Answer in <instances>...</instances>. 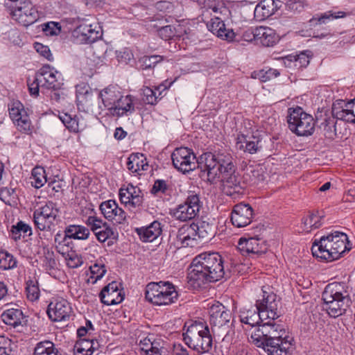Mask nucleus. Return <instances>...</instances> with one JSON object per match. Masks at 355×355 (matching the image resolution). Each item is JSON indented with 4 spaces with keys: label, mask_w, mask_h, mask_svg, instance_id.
Returning a JSON list of instances; mask_svg holds the SVG:
<instances>
[{
    "label": "nucleus",
    "mask_w": 355,
    "mask_h": 355,
    "mask_svg": "<svg viewBox=\"0 0 355 355\" xmlns=\"http://www.w3.org/2000/svg\"><path fill=\"white\" fill-rule=\"evenodd\" d=\"M148 164L146 158L143 154L132 153L127 162V168L132 173L141 175V172L148 170Z\"/></svg>",
    "instance_id": "ea45409f"
},
{
    "label": "nucleus",
    "mask_w": 355,
    "mask_h": 355,
    "mask_svg": "<svg viewBox=\"0 0 355 355\" xmlns=\"http://www.w3.org/2000/svg\"><path fill=\"white\" fill-rule=\"evenodd\" d=\"M237 248L243 255L248 256L263 254L267 250L264 241H260L257 237L240 238Z\"/></svg>",
    "instance_id": "393cba45"
},
{
    "label": "nucleus",
    "mask_w": 355,
    "mask_h": 355,
    "mask_svg": "<svg viewBox=\"0 0 355 355\" xmlns=\"http://www.w3.org/2000/svg\"><path fill=\"white\" fill-rule=\"evenodd\" d=\"M321 128L323 129L326 138L334 139L336 136V118L332 116H326L321 123Z\"/></svg>",
    "instance_id": "09e8293b"
},
{
    "label": "nucleus",
    "mask_w": 355,
    "mask_h": 355,
    "mask_svg": "<svg viewBox=\"0 0 355 355\" xmlns=\"http://www.w3.org/2000/svg\"><path fill=\"white\" fill-rule=\"evenodd\" d=\"M249 40H254L263 46H273L278 42V36L275 31L267 26H259L254 28Z\"/></svg>",
    "instance_id": "cd10ccee"
},
{
    "label": "nucleus",
    "mask_w": 355,
    "mask_h": 355,
    "mask_svg": "<svg viewBox=\"0 0 355 355\" xmlns=\"http://www.w3.org/2000/svg\"><path fill=\"white\" fill-rule=\"evenodd\" d=\"M209 323L212 327H225L230 325L232 311L219 302H214L209 307Z\"/></svg>",
    "instance_id": "f3484780"
},
{
    "label": "nucleus",
    "mask_w": 355,
    "mask_h": 355,
    "mask_svg": "<svg viewBox=\"0 0 355 355\" xmlns=\"http://www.w3.org/2000/svg\"><path fill=\"white\" fill-rule=\"evenodd\" d=\"M352 249L347 235L342 232L332 231L315 239L311 251L314 257L327 262L340 259Z\"/></svg>",
    "instance_id": "39448f33"
},
{
    "label": "nucleus",
    "mask_w": 355,
    "mask_h": 355,
    "mask_svg": "<svg viewBox=\"0 0 355 355\" xmlns=\"http://www.w3.org/2000/svg\"><path fill=\"white\" fill-rule=\"evenodd\" d=\"M146 299L157 306L169 305L175 303L178 293L175 286L169 282H150L145 290Z\"/></svg>",
    "instance_id": "1a4fd4ad"
},
{
    "label": "nucleus",
    "mask_w": 355,
    "mask_h": 355,
    "mask_svg": "<svg viewBox=\"0 0 355 355\" xmlns=\"http://www.w3.org/2000/svg\"><path fill=\"white\" fill-rule=\"evenodd\" d=\"M121 92L117 85H109L98 92L99 114L107 110L110 114L113 106L120 100Z\"/></svg>",
    "instance_id": "412c9836"
},
{
    "label": "nucleus",
    "mask_w": 355,
    "mask_h": 355,
    "mask_svg": "<svg viewBox=\"0 0 355 355\" xmlns=\"http://www.w3.org/2000/svg\"><path fill=\"white\" fill-rule=\"evenodd\" d=\"M322 216L319 215L318 211L309 212V214L302 218L304 230L306 232H311L313 229L319 228L322 223Z\"/></svg>",
    "instance_id": "de8ad7c7"
},
{
    "label": "nucleus",
    "mask_w": 355,
    "mask_h": 355,
    "mask_svg": "<svg viewBox=\"0 0 355 355\" xmlns=\"http://www.w3.org/2000/svg\"><path fill=\"white\" fill-rule=\"evenodd\" d=\"M207 27L209 31L222 40L230 42L235 37L233 30L227 29L224 21L219 17L211 18L207 24Z\"/></svg>",
    "instance_id": "7c9ffc66"
},
{
    "label": "nucleus",
    "mask_w": 355,
    "mask_h": 355,
    "mask_svg": "<svg viewBox=\"0 0 355 355\" xmlns=\"http://www.w3.org/2000/svg\"><path fill=\"white\" fill-rule=\"evenodd\" d=\"M99 209L103 216L110 221L123 224L126 220V213L120 208L114 200H108L101 203Z\"/></svg>",
    "instance_id": "b1692460"
},
{
    "label": "nucleus",
    "mask_w": 355,
    "mask_h": 355,
    "mask_svg": "<svg viewBox=\"0 0 355 355\" xmlns=\"http://www.w3.org/2000/svg\"><path fill=\"white\" fill-rule=\"evenodd\" d=\"M1 320L6 324L17 327L22 324L24 320V315L19 309H8L3 311L1 315Z\"/></svg>",
    "instance_id": "a19ab883"
},
{
    "label": "nucleus",
    "mask_w": 355,
    "mask_h": 355,
    "mask_svg": "<svg viewBox=\"0 0 355 355\" xmlns=\"http://www.w3.org/2000/svg\"><path fill=\"white\" fill-rule=\"evenodd\" d=\"M163 60V57L159 55H144L138 60V64L141 69H153L157 64Z\"/></svg>",
    "instance_id": "864d4df0"
},
{
    "label": "nucleus",
    "mask_w": 355,
    "mask_h": 355,
    "mask_svg": "<svg viewBox=\"0 0 355 355\" xmlns=\"http://www.w3.org/2000/svg\"><path fill=\"white\" fill-rule=\"evenodd\" d=\"M197 162L201 170V176H206L209 182H214L216 178L222 179L236 171L232 157L229 153H205Z\"/></svg>",
    "instance_id": "0eeeda50"
},
{
    "label": "nucleus",
    "mask_w": 355,
    "mask_h": 355,
    "mask_svg": "<svg viewBox=\"0 0 355 355\" xmlns=\"http://www.w3.org/2000/svg\"><path fill=\"white\" fill-rule=\"evenodd\" d=\"M73 311L70 303L64 298H57L48 306L47 314L54 322L66 321L69 319Z\"/></svg>",
    "instance_id": "aec40b11"
},
{
    "label": "nucleus",
    "mask_w": 355,
    "mask_h": 355,
    "mask_svg": "<svg viewBox=\"0 0 355 355\" xmlns=\"http://www.w3.org/2000/svg\"><path fill=\"white\" fill-rule=\"evenodd\" d=\"M90 338L79 339L73 347L74 355H91Z\"/></svg>",
    "instance_id": "4d7b16f0"
},
{
    "label": "nucleus",
    "mask_w": 355,
    "mask_h": 355,
    "mask_svg": "<svg viewBox=\"0 0 355 355\" xmlns=\"http://www.w3.org/2000/svg\"><path fill=\"white\" fill-rule=\"evenodd\" d=\"M90 276L88 282L94 284L100 280L106 273V269L104 263L96 262L89 267Z\"/></svg>",
    "instance_id": "5fc2aeb1"
},
{
    "label": "nucleus",
    "mask_w": 355,
    "mask_h": 355,
    "mask_svg": "<svg viewBox=\"0 0 355 355\" xmlns=\"http://www.w3.org/2000/svg\"><path fill=\"white\" fill-rule=\"evenodd\" d=\"M251 342L264 349L268 355H287L293 338L284 324L268 321L252 332Z\"/></svg>",
    "instance_id": "20e7f679"
},
{
    "label": "nucleus",
    "mask_w": 355,
    "mask_h": 355,
    "mask_svg": "<svg viewBox=\"0 0 355 355\" xmlns=\"http://www.w3.org/2000/svg\"><path fill=\"white\" fill-rule=\"evenodd\" d=\"M225 274L222 256L216 252H205L192 261L187 276L188 283L193 289L220 280Z\"/></svg>",
    "instance_id": "7ed1b4c3"
},
{
    "label": "nucleus",
    "mask_w": 355,
    "mask_h": 355,
    "mask_svg": "<svg viewBox=\"0 0 355 355\" xmlns=\"http://www.w3.org/2000/svg\"><path fill=\"white\" fill-rule=\"evenodd\" d=\"M12 341L7 337L0 336V355H10L12 351Z\"/></svg>",
    "instance_id": "774afa93"
},
{
    "label": "nucleus",
    "mask_w": 355,
    "mask_h": 355,
    "mask_svg": "<svg viewBox=\"0 0 355 355\" xmlns=\"http://www.w3.org/2000/svg\"><path fill=\"white\" fill-rule=\"evenodd\" d=\"M33 218L35 227L42 232H49L55 226V221L58 217H50V215L35 209L33 214Z\"/></svg>",
    "instance_id": "c9c22d12"
},
{
    "label": "nucleus",
    "mask_w": 355,
    "mask_h": 355,
    "mask_svg": "<svg viewBox=\"0 0 355 355\" xmlns=\"http://www.w3.org/2000/svg\"><path fill=\"white\" fill-rule=\"evenodd\" d=\"M59 118L64 126L71 132H78L85 128L84 119L76 115L68 113H61Z\"/></svg>",
    "instance_id": "79ce46f5"
},
{
    "label": "nucleus",
    "mask_w": 355,
    "mask_h": 355,
    "mask_svg": "<svg viewBox=\"0 0 355 355\" xmlns=\"http://www.w3.org/2000/svg\"><path fill=\"white\" fill-rule=\"evenodd\" d=\"M10 117L17 125V129L22 132L28 133L31 130V122L24 110V105L19 102H14L9 108Z\"/></svg>",
    "instance_id": "4be33fe9"
},
{
    "label": "nucleus",
    "mask_w": 355,
    "mask_h": 355,
    "mask_svg": "<svg viewBox=\"0 0 355 355\" xmlns=\"http://www.w3.org/2000/svg\"><path fill=\"white\" fill-rule=\"evenodd\" d=\"M135 112L132 97L130 95L123 96L121 94L120 100L113 106L110 115L121 117L129 115Z\"/></svg>",
    "instance_id": "72a5a7b5"
},
{
    "label": "nucleus",
    "mask_w": 355,
    "mask_h": 355,
    "mask_svg": "<svg viewBox=\"0 0 355 355\" xmlns=\"http://www.w3.org/2000/svg\"><path fill=\"white\" fill-rule=\"evenodd\" d=\"M99 297L103 304L111 306L120 304L124 299V294L119 289V284L112 282L101 290Z\"/></svg>",
    "instance_id": "a878e982"
},
{
    "label": "nucleus",
    "mask_w": 355,
    "mask_h": 355,
    "mask_svg": "<svg viewBox=\"0 0 355 355\" xmlns=\"http://www.w3.org/2000/svg\"><path fill=\"white\" fill-rule=\"evenodd\" d=\"M176 244L179 248L194 247L198 244L196 230L192 224H184L181 226L176 234Z\"/></svg>",
    "instance_id": "c85d7f7f"
},
{
    "label": "nucleus",
    "mask_w": 355,
    "mask_h": 355,
    "mask_svg": "<svg viewBox=\"0 0 355 355\" xmlns=\"http://www.w3.org/2000/svg\"><path fill=\"white\" fill-rule=\"evenodd\" d=\"M36 210L40 211L42 212H44L46 214H49L50 217H58L59 218V212L60 209L58 207L56 203L53 201H48L45 203V205H42L41 207L35 209Z\"/></svg>",
    "instance_id": "052dcab7"
},
{
    "label": "nucleus",
    "mask_w": 355,
    "mask_h": 355,
    "mask_svg": "<svg viewBox=\"0 0 355 355\" xmlns=\"http://www.w3.org/2000/svg\"><path fill=\"white\" fill-rule=\"evenodd\" d=\"M119 196L121 204L131 212L137 213L141 210L144 196L139 188L128 184L125 188L119 189Z\"/></svg>",
    "instance_id": "ddd939ff"
},
{
    "label": "nucleus",
    "mask_w": 355,
    "mask_h": 355,
    "mask_svg": "<svg viewBox=\"0 0 355 355\" xmlns=\"http://www.w3.org/2000/svg\"><path fill=\"white\" fill-rule=\"evenodd\" d=\"M64 235L71 239L86 240L90 235L89 230L80 225H69L64 230Z\"/></svg>",
    "instance_id": "a18cd8bd"
},
{
    "label": "nucleus",
    "mask_w": 355,
    "mask_h": 355,
    "mask_svg": "<svg viewBox=\"0 0 355 355\" xmlns=\"http://www.w3.org/2000/svg\"><path fill=\"white\" fill-rule=\"evenodd\" d=\"M279 300L273 292L263 290L262 298L256 301L255 306L265 320L275 322L279 315L277 313Z\"/></svg>",
    "instance_id": "4468645a"
},
{
    "label": "nucleus",
    "mask_w": 355,
    "mask_h": 355,
    "mask_svg": "<svg viewBox=\"0 0 355 355\" xmlns=\"http://www.w3.org/2000/svg\"><path fill=\"white\" fill-rule=\"evenodd\" d=\"M31 185L36 189H40L47 182L46 174L44 168L42 166L33 168L31 172Z\"/></svg>",
    "instance_id": "8fccbe9b"
},
{
    "label": "nucleus",
    "mask_w": 355,
    "mask_h": 355,
    "mask_svg": "<svg viewBox=\"0 0 355 355\" xmlns=\"http://www.w3.org/2000/svg\"><path fill=\"white\" fill-rule=\"evenodd\" d=\"M345 16V13L344 12H333V11H327L325 12L318 17V22L320 24H326L328 21L334 19H338L342 18Z\"/></svg>",
    "instance_id": "338daca9"
},
{
    "label": "nucleus",
    "mask_w": 355,
    "mask_h": 355,
    "mask_svg": "<svg viewBox=\"0 0 355 355\" xmlns=\"http://www.w3.org/2000/svg\"><path fill=\"white\" fill-rule=\"evenodd\" d=\"M31 234L32 230L30 225L20 220L11 227L9 236L12 239L17 241L21 239L22 235L24 237Z\"/></svg>",
    "instance_id": "49530a36"
},
{
    "label": "nucleus",
    "mask_w": 355,
    "mask_h": 355,
    "mask_svg": "<svg viewBox=\"0 0 355 355\" xmlns=\"http://www.w3.org/2000/svg\"><path fill=\"white\" fill-rule=\"evenodd\" d=\"M17 259L6 250L0 251V268L3 270H12L17 266Z\"/></svg>",
    "instance_id": "3c124183"
},
{
    "label": "nucleus",
    "mask_w": 355,
    "mask_h": 355,
    "mask_svg": "<svg viewBox=\"0 0 355 355\" xmlns=\"http://www.w3.org/2000/svg\"><path fill=\"white\" fill-rule=\"evenodd\" d=\"M55 243L57 252L64 257L73 252L71 239L60 232L55 235Z\"/></svg>",
    "instance_id": "c03bdc74"
},
{
    "label": "nucleus",
    "mask_w": 355,
    "mask_h": 355,
    "mask_svg": "<svg viewBox=\"0 0 355 355\" xmlns=\"http://www.w3.org/2000/svg\"><path fill=\"white\" fill-rule=\"evenodd\" d=\"M174 192L173 185L168 180L157 179L155 180L150 193L154 196L169 200Z\"/></svg>",
    "instance_id": "e433bc0d"
},
{
    "label": "nucleus",
    "mask_w": 355,
    "mask_h": 355,
    "mask_svg": "<svg viewBox=\"0 0 355 355\" xmlns=\"http://www.w3.org/2000/svg\"><path fill=\"white\" fill-rule=\"evenodd\" d=\"M183 330V340L190 349L199 354L212 350L213 336L205 321L191 320L184 324Z\"/></svg>",
    "instance_id": "6e6552de"
},
{
    "label": "nucleus",
    "mask_w": 355,
    "mask_h": 355,
    "mask_svg": "<svg viewBox=\"0 0 355 355\" xmlns=\"http://www.w3.org/2000/svg\"><path fill=\"white\" fill-rule=\"evenodd\" d=\"M162 232L161 223L155 220L146 227L137 230L140 239L143 242H152L155 240Z\"/></svg>",
    "instance_id": "58836bf2"
},
{
    "label": "nucleus",
    "mask_w": 355,
    "mask_h": 355,
    "mask_svg": "<svg viewBox=\"0 0 355 355\" xmlns=\"http://www.w3.org/2000/svg\"><path fill=\"white\" fill-rule=\"evenodd\" d=\"M92 17H77V21L79 25L73 30L72 35L74 40L80 44H92L95 42L101 37L100 27L94 24Z\"/></svg>",
    "instance_id": "f8f14e48"
},
{
    "label": "nucleus",
    "mask_w": 355,
    "mask_h": 355,
    "mask_svg": "<svg viewBox=\"0 0 355 355\" xmlns=\"http://www.w3.org/2000/svg\"><path fill=\"white\" fill-rule=\"evenodd\" d=\"M351 288L345 282H332L326 286L322 293L323 309L333 318L345 313L350 306Z\"/></svg>",
    "instance_id": "423d86ee"
},
{
    "label": "nucleus",
    "mask_w": 355,
    "mask_h": 355,
    "mask_svg": "<svg viewBox=\"0 0 355 355\" xmlns=\"http://www.w3.org/2000/svg\"><path fill=\"white\" fill-rule=\"evenodd\" d=\"M202 207L200 191H188L184 202L173 209V216L180 221L190 220L198 215Z\"/></svg>",
    "instance_id": "9b49d317"
},
{
    "label": "nucleus",
    "mask_w": 355,
    "mask_h": 355,
    "mask_svg": "<svg viewBox=\"0 0 355 355\" xmlns=\"http://www.w3.org/2000/svg\"><path fill=\"white\" fill-rule=\"evenodd\" d=\"M287 123L290 130L299 137H309L315 131V121L313 116L299 106L288 110Z\"/></svg>",
    "instance_id": "9d476101"
},
{
    "label": "nucleus",
    "mask_w": 355,
    "mask_h": 355,
    "mask_svg": "<svg viewBox=\"0 0 355 355\" xmlns=\"http://www.w3.org/2000/svg\"><path fill=\"white\" fill-rule=\"evenodd\" d=\"M331 113L337 120L355 124V98L336 100L332 105Z\"/></svg>",
    "instance_id": "6ab92c4d"
},
{
    "label": "nucleus",
    "mask_w": 355,
    "mask_h": 355,
    "mask_svg": "<svg viewBox=\"0 0 355 355\" xmlns=\"http://www.w3.org/2000/svg\"><path fill=\"white\" fill-rule=\"evenodd\" d=\"M225 274L222 256L216 252H205L192 261L187 276L188 283L193 289L220 280Z\"/></svg>",
    "instance_id": "f03ea898"
},
{
    "label": "nucleus",
    "mask_w": 355,
    "mask_h": 355,
    "mask_svg": "<svg viewBox=\"0 0 355 355\" xmlns=\"http://www.w3.org/2000/svg\"><path fill=\"white\" fill-rule=\"evenodd\" d=\"M33 355H65V353L58 345L45 339L35 343Z\"/></svg>",
    "instance_id": "473e14b6"
},
{
    "label": "nucleus",
    "mask_w": 355,
    "mask_h": 355,
    "mask_svg": "<svg viewBox=\"0 0 355 355\" xmlns=\"http://www.w3.org/2000/svg\"><path fill=\"white\" fill-rule=\"evenodd\" d=\"M185 33V28L181 24L167 25L158 30L159 37L164 40H170L174 37H181Z\"/></svg>",
    "instance_id": "37998d69"
},
{
    "label": "nucleus",
    "mask_w": 355,
    "mask_h": 355,
    "mask_svg": "<svg viewBox=\"0 0 355 355\" xmlns=\"http://www.w3.org/2000/svg\"><path fill=\"white\" fill-rule=\"evenodd\" d=\"M221 180L225 182L228 187L234 189L235 191L239 192V190H236V189L241 188V181L240 178L236 174V171L232 174L224 176Z\"/></svg>",
    "instance_id": "0e129e2a"
},
{
    "label": "nucleus",
    "mask_w": 355,
    "mask_h": 355,
    "mask_svg": "<svg viewBox=\"0 0 355 355\" xmlns=\"http://www.w3.org/2000/svg\"><path fill=\"white\" fill-rule=\"evenodd\" d=\"M16 198L15 190L10 187H3L0 189V199L7 205Z\"/></svg>",
    "instance_id": "69168bd1"
},
{
    "label": "nucleus",
    "mask_w": 355,
    "mask_h": 355,
    "mask_svg": "<svg viewBox=\"0 0 355 355\" xmlns=\"http://www.w3.org/2000/svg\"><path fill=\"white\" fill-rule=\"evenodd\" d=\"M94 90L89 84L80 83L76 86V96L78 109L89 110L93 106Z\"/></svg>",
    "instance_id": "c756f323"
},
{
    "label": "nucleus",
    "mask_w": 355,
    "mask_h": 355,
    "mask_svg": "<svg viewBox=\"0 0 355 355\" xmlns=\"http://www.w3.org/2000/svg\"><path fill=\"white\" fill-rule=\"evenodd\" d=\"M279 3L280 1L275 0H261L255 7L254 17L259 21L268 18L278 9Z\"/></svg>",
    "instance_id": "f704fd0d"
},
{
    "label": "nucleus",
    "mask_w": 355,
    "mask_h": 355,
    "mask_svg": "<svg viewBox=\"0 0 355 355\" xmlns=\"http://www.w3.org/2000/svg\"><path fill=\"white\" fill-rule=\"evenodd\" d=\"M41 87L53 90L60 89L63 85L61 73L49 64L43 65L36 73Z\"/></svg>",
    "instance_id": "a211bd4d"
},
{
    "label": "nucleus",
    "mask_w": 355,
    "mask_h": 355,
    "mask_svg": "<svg viewBox=\"0 0 355 355\" xmlns=\"http://www.w3.org/2000/svg\"><path fill=\"white\" fill-rule=\"evenodd\" d=\"M26 292L29 300L35 302L39 299L40 291L36 279H30L26 282Z\"/></svg>",
    "instance_id": "6e6d98bb"
},
{
    "label": "nucleus",
    "mask_w": 355,
    "mask_h": 355,
    "mask_svg": "<svg viewBox=\"0 0 355 355\" xmlns=\"http://www.w3.org/2000/svg\"><path fill=\"white\" fill-rule=\"evenodd\" d=\"M225 274L222 256L216 252H205L192 261L187 276L188 283L193 289L220 280Z\"/></svg>",
    "instance_id": "f257e3e1"
},
{
    "label": "nucleus",
    "mask_w": 355,
    "mask_h": 355,
    "mask_svg": "<svg viewBox=\"0 0 355 355\" xmlns=\"http://www.w3.org/2000/svg\"><path fill=\"white\" fill-rule=\"evenodd\" d=\"M171 159L174 167L183 173H189L196 168V157L189 148H175L171 155Z\"/></svg>",
    "instance_id": "dca6fc26"
},
{
    "label": "nucleus",
    "mask_w": 355,
    "mask_h": 355,
    "mask_svg": "<svg viewBox=\"0 0 355 355\" xmlns=\"http://www.w3.org/2000/svg\"><path fill=\"white\" fill-rule=\"evenodd\" d=\"M191 224L198 239H208L215 234V226L213 220L202 218Z\"/></svg>",
    "instance_id": "4c0bfd02"
},
{
    "label": "nucleus",
    "mask_w": 355,
    "mask_h": 355,
    "mask_svg": "<svg viewBox=\"0 0 355 355\" xmlns=\"http://www.w3.org/2000/svg\"><path fill=\"white\" fill-rule=\"evenodd\" d=\"M280 75L277 69L269 68L266 70L263 69L258 72L257 76L261 82H267L272 78H277Z\"/></svg>",
    "instance_id": "e2e57ef3"
},
{
    "label": "nucleus",
    "mask_w": 355,
    "mask_h": 355,
    "mask_svg": "<svg viewBox=\"0 0 355 355\" xmlns=\"http://www.w3.org/2000/svg\"><path fill=\"white\" fill-rule=\"evenodd\" d=\"M107 224L106 222L95 216H90L86 220V225L90 227L94 233L102 228L103 229V227H105Z\"/></svg>",
    "instance_id": "680f3d73"
},
{
    "label": "nucleus",
    "mask_w": 355,
    "mask_h": 355,
    "mask_svg": "<svg viewBox=\"0 0 355 355\" xmlns=\"http://www.w3.org/2000/svg\"><path fill=\"white\" fill-rule=\"evenodd\" d=\"M239 318L241 322L248 324L251 327L258 326V328L264 324L265 319L261 316V313L257 311V308L251 306L248 309L243 307L239 311Z\"/></svg>",
    "instance_id": "2f4dec72"
},
{
    "label": "nucleus",
    "mask_w": 355,
    "mask_h": 355,
    "mask_svg": "<svg viewBox=\"0 0 355 355\" xmlns=\"http://www.w3.org/2000/svg\"><path fill=\"white\" fill-rule=\"evenodd\" d=\"M12 18L24 26L33 24L39 17L38 12L29 0L17 2L12 11Z\"/></svg>",
    "instance_id": "2eb2a0df"
},
{
    "label": "nucleus",
    "mask_w": 355,
    "mask_h": 355,
    "mask_svg": "<svg viewBox=\"0 0 355 355\" xmlns=\"http://www.w3.org/2000/svg\"><path fill=\"white\" fill-rule=\"evenodd\" d=\"M142 101L151 105H156L159 100L157 96V92L149 87H144L142 89Z\"/></svg>",
    "instance_id": "bf43d9fd"
},
{
    "label": "nucleus",
    "mask_w": 355,
    "mask_h": 355,
    "mask_svg": "<svg viewBox=\"0 0 355 355\" xmlns=\"http://www.w3.org/2000/svg\"><path fill=\"white\" fill-rule=\"evenodd\" d=\"M156 340L153 338V336L152 335H148L147 336L138 337L137 341L139 343V345L140 347L141 350V355H160L158 352V348L155 347V351L153 352L154 354H149L148 351L153 347V343L155 342Z\"/></svg>",
    "instance_id": "603ef678"
},
{
    "label": "nucleus",
    "mask_w": 355,
    "mask_h": 355,
    "mask_svg": "<svg viewBox=\"0 0 355 355\" xmlns=\"http://www.w3.org/2000/svg\"><path fill=\"white\" fill-rule=\"evenodd\" d=\"M253 217V209L249 204L239 203L234 206L230 220L236 227H243L250 225Z\"/></svg>",
    "instance_id": "5701e85b"
},
{
    "label": "nucleus",
    "mask_w": 355,
    "mask_h": 355,
    "mask_svg": "<svg viewBox=\"0 0 355 355\" xmlns=\"http://www.w3.org/2000/svg\"><path fill=\"white\" fill-rule=\"evenodd\" d=\"M94 234L97 240L101 243H103L110 239H116L117 237V234L114 232L108 224L103 227V229L98 230Z\"/></svg>",
    "instance_id": "13d9d810"
},
{
    "label": "nucleus",
    "mask_w": 355,
    "mask_h": 355,
    "mask_svg": "<svg viewBox=\"0 0 355 355\" xmlns=\"http://www.w3.org/2000/svg\"><path fill=\"white\" fill-rule=\"evenodd\" d=\"M261 142V137L258 133L252 135L238 134L236 146L243 152L254 154L262 148Z\"/></svg>",
    "instance_id": "bb28decb"
}]
</instances>
